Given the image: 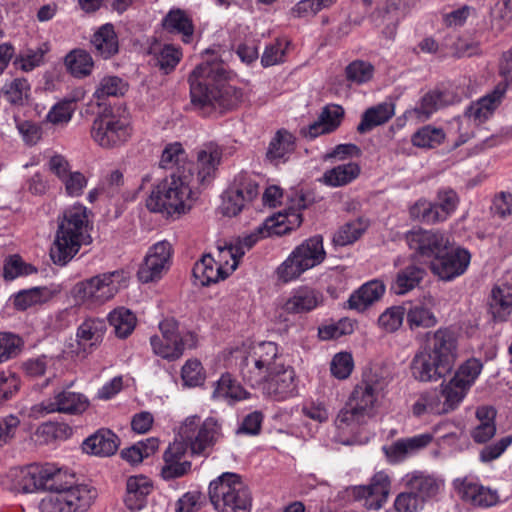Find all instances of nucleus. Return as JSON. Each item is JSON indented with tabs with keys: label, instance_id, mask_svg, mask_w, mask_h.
<instances>
[{
	"label": "nucleus",
	"instance_id": "31",
	"mask_svg": "<svg viewBox=\"0 0 512 512\" xmlns=\"http://www.w3.org/2000/svg\"><path fill=\"white\" fill-rule=\"evenodd\" d=\"M152 489L153 485L146 476H130L126 481L124 497V503L127 508L132 511L141 510L146 505L147 497Z\"/></svg>",
	"mask_w": 512,
	"mask_h": 512
},
{
	"label": "nucleus",
	"instance_id": "33",
	"mask_svg": "<svg viewBox=\"0 0 512 512\" xmlns=\"http://www.w3.org/2000/svg\"><path fill=\"white\" fill-rule=\"evenodd\" d=\"M448 104L449 99L445 92L433 90L426 93L413 109L406 112V115L418 121H426L433 113Z\"/></svg>",
	"mask_w": 512,
	"mask_h": 512
},
{
	"label": "nucleus",
	"instance_id": "55",
	"mask_svg": "<svg viewBox=\"0 0 512 512\" xmlns=\"http://www.w3.org/2000/svg\"><path fill=\"white\" fill-rule=\"evenodd\" d=\"M367 229V223L355 219L342 225L333 236L335 245L346 246L357 241Z\"/></svg>",
	"mask_w": 512,
	"mask_h": 512
},
{
	"label": "nucleus",
	"instance_id": "51",
	"mask_svg": "<svg viewBox=\"0 0 512 512\" xmlns=\"http://www.w3.org/2000/svg\"><path fill=\"white\" fill-rule=\"evenodd\" d=\"M108 320L119 338L128 337L136 326V316L124 307L114 309L109 313Z\"/></svg>",
	"mask_w": 512,
	"mask_h": 512
},
{
	"label": "nucleus",
	"instance_id": "34",
	"mask_svg": "<svg viewBox=\"0 0 512 512\" xmlns=\"http://www.w3.org/2000/svg\"><path fill=\"white\" fill-rule=\"evenodd\" d=\"M403 481L424 503L438 493L441 485L433 476L419 471L407 474Z\"/></svg>",
	"mask_w": 512,
	"mask_h": 512
},
{
	"label": "nucleus",
	"instance_id": "46",
	"mask_svg": "<svg viewBox=\"0 0 512 512\" xmlns=\"http://www.w3.org/2000/svg\"><path fill=\"white\" fill-rule=\"evenodd\" d=\"M221 156V150L214 144L206 145L202 150L198 152V178L201 183H204L213 175L220 163Z\"/></svg>",
	"mask_w": 512,
	"mask_h": 512
},
{
	"label": "nucleus",
	"instance_id": "50",
	"mask_svg": "<svg viewBox=\"0 0 512 512\" xmlns=\"http://www.w3.org/2000/svg\"><path fill=\"white\" fill-rule=\"evenodd\" d=\"M67 70L77 78H83L91 74L94 62L91 55L82 49H74L65 56Z\"/></svg>",
	"mask_w": 512,
	"mask_h": 512
},
{
	"label": "nucleus",
	"instance_id": "18",
	"mask_svg": "<svg viewBox=\"0 0 512 512\" xmlns=\"http://www.w3.org/2000/svg\"><path fill=\"white\" fill-rule=\"evenodd\" d=\"M382 389L383 387L379 381L364 379L355 386L348 401L350 405H354L372 418L379 406Z\"/></svg>",
	"mask_w": 512,
	"mask_h": 512
},
{
	"label": "nucleus",
	"instance_id": "57",
	"mask_svg": "<svg viewBox=\"0 0 512 512\" xmlns=\"http://www.w3.org/2000/svg\"><path fill=\"white\" fill-rule=\"evenodd\" d=\"M160 243H155L149 248L142 265L138 271V278L142 283L156 280L160 276Z\"/></svg>",
	"mask_w": 512,
	"mask_h": 512
},
{
	"label": "nucleus",
	"instance_id": "19",
	"mask_svg": "<svg viewBox=\"0 0 512 512\" xmlns=\"http://www.w3.org/2000/svg\"><path fill=\"white\" fill-rule=\"evenodd\" d=\"M423 348L428 350L442 366H446L450 371L452 370L457 358V341L451 331L438 329Z\"/></svg>",
	"mask_w": 512,
	"mask_h": 512
},
{
	"label": "nucleus",
	"instance_id": "36",
	"mask_svg": "<svg viewBox=\"0 0 512 512\" xmlns=\"http://www.w3.org/2000/svg\"><path fill=\"white\" fill-rule=\"evenodd\" d=\"M295 137L287 130H279L269 143L267 158L275 163H284L295 151Z\"/></svg>",
	"mask_w": 512,
	"mask_h": 512
},
{
	"label": "nucleus",
	"instance_id": "20",
	"mask_svg": "<svg viewBox=\"0 0 512 512\" xmlns=\"http://www.w3.org/2000/svg\"><path fill=\"white\" fill-rule=\"evenodd\" d=\"M433 440L430 433H422L412 437L396 440L383 447V451L390 463H400L426 448Z\"/></svg>",
	"mask_w": 512,
	"mask_h": 512
},
{
	"label": "nucleus",
	"instance_id": "1",
	"mask_svg": "<svg viewBox=\"0 0 512 512\" xmlns=\"http://www.w3.org/2000/svg\"><path fill=\"white\" fill-rule=\"evenodd\" d=\"M228 70L217 59L199 64L189 77L190 94L194 104L201 107L231 109L240 100V90L226 83Z\"/></svg>",
	"mask_w": 512,
	"mask_h": 512
},
{
	"label": "nucleus",
	"instance_id": "58",
	"mask_svg": "<svg viewBox=\"0 0 512 512\" xmlns=\"http://www.w3.org/2000/svg\"><path fill=\"white\" fill-rule=\"evenodd\" d=\"M50 47L47 43H43L37 48H29L22 52L15 63L22 71L30 72L36 67L44 64V56L48 53Z\"/></svg>",
	"mask_w": 512,
	"mask_h": 512
},
{
	"label": "nucleus",
	"instance_id": "37",
	"mask_svg": "<svg viewBox=\"0 0 512 512\" xmlns=\"http://www.w3.org/2000/svg\"><path fill=\"white\" fill-rule=\"evenodd\" d=\"M469 389L453 377L449 381H443L438 389L440 403L443 406L444 414L457 409L464 400Z\"/></svg>",
	"mask_w": 512,
	"mask_h": 512
},
{
	"label": "nucleus",
	"instance_id": "2",
	"mask_svg": "<svg viewBox=\"0 0 512 512\" xmlns=\"http://www.w3.org/2000/svg\"><path fill=\"white\" fill-rule=\"evenodd\" d=\"M89 211L82 204H74L63 211L58 218V227L50 249L52 261L66 265L79 252L83 245L92 242Z\"/></svg>",
	"mask_w": 512,
	"mask_h": 512
},
{
	"label": "nucleus",
	"instance_id": "35",
	"mask_svg": "<svg viewBox=\"0 0 512 512\" xmlns=\"http://www.w3.org/2000/svg\"><path fill=\"white\" fill-rule=\"evenodd\" d=\"M230 272L229 267L225 269L221 263L216 264L214 258L210 255L203 256L193 267L194 277L203 286L225 279Z\"/></svg>",
	"mask_w": 512,
	"mask_h": 512
},
{
	"label": "nucleus",
	"instance_id": "15",
	"mask_svg": "<svg viewBox=\"0 0 512 512\" xmlns=\"http://www.w3.org/2000/svg\"><path fill=\"white\" fill-rule=\"evenodd\" d=\"M470 262V252L463 247L454 246L450 241V247L431 261L430 269L441 280L452 281L467 271Z\"/></svg>",
	"mask_w": 512,
	"mask_h": 512
},
{
	"label": "nucleus",
	"instance_id": "21",
	"mask_svg": "<svg viewBox=\"0 0 512 512\" xmlns=\"http://www.w3.org/2000/svg\"><path fill=\"white\" fill-rule=\"evenodd\" d=\"M356 496L365 500L364 506L370 510H378L387 501L390 492V479L385 472L376 473L371 483L355 489Z\"/></svg>",
	"mask_w": 512,
	"mask_h": 512
},
{
	"label": "nucleus",
	"instance_id": "28",
	"mask_svg": "<svg viewBox=\"0 0 512 512\" xmlns=\"http://www.w3.org/2000/svg\"><path fill=\"white\" fill-rule=\"evenodd\" d=\"M73 384L74 382H70L66 388L54 392L57 413L80 415L88 409L89 399L82 393L69 390Z\"/></svg>",
	"mask_w": 512,
	"mask_h": 512
},
{
	"label": "nucleus",
	"instance_id": "53",
	"mask_svg": "<svg viewBox=\"0 0 512 512\" xmlns=\"http://www.w3.org/2000/svg\"><path fill=\"white\" fill-rule=\"evenodd\" d=\"M5 99L12 105H25L31 95V86L25 78H15L3 87Z\"/></svg>",
	"mask_w": 512,
	"mask_h": 512
},
{
	"label": "nucleus",
	"instance_id": "39",
	"mask_svg": "<svg viewBox=\"0 0 512 512\" xmlns=\"http://www.w3.org/2000/svg\"><path fill=\"white\" fill-rule=\"evenodd\" d=\"M400 19V11L394 2L386 1L372 14V20L377 27H382V33L393 39Z\"/></svg>",
	"mask_w": 512,
	"mask_h": 512
},
{
	"label": "nucleus",
	"instance_id": "22",
	"mask_svg": "<svg viewBox=\"0 0 512 512\" xmlns=\"http://www.w3.org/2000/svg\"><path fill=\"white\" fill-rule=\"evenodd\" d=\"M411 372L416 380L432 382L444 377L450 370L422 347L412 359Z\"/></svg>",
	"mask_w": 512,
	"mask_h": 512
},
{
	"label": "nucleus",
	"instance_id": "12",
	"mask_svg": "<svg viewBox=\"0 0 512 512\" xmlns=\"http://www.w3.org/2000/svg\"><path fill=\"white\" fill-rule=\"evenodd\" d=\"M179 436L189 443L193 454L205 455L220 437V426L213 418L200 424L198 416H189L181 425Z\"/></svg>",
	"mask_w": 512,
	"mask_h": 512
},
{
	"label": "nucleus",
	"instance_id": "9",
	"mask_svg": "<svg viewBox=\"0 0 512 512\" xmlns=\"http://www.w3.org/2000/svg\"><path fill=\"white\" fill-rule=\"evenodd\" d=\"M11 489L20 493H32L39 489L52 490L56 481L61 480V471L53 466L30 465L10 471Z\"/></svg>",
	"mask_w": 512,
	"mask_h": 512
},
{
	"label": "nucleus",
	"instance_id": "32",
	"mask_svg": "<svg viewBox=\"0 0 512 512\" xmlns=\"http://www.w3.org/2000/svg\"><path fill=\"white\" fill-rule=\"evenodd\" d=\"M184 352V339L174 319L162 321V359L175 360Z\"/></svg>",
	"mask_w": 512,
	"mask_h": 512
},
{
	"label": "nucleus",
	"instance_id": "62",
	"mask_svg": "<svg viewBox=\"0 0 512 512\" xmlns=\"http://www.w3.org/2000/svg\"><path fill=\"white\" fill-rule=\"evenodd\" d=\"M37 269L26 262L19 255L9 256L3 267V277L5 280H14L20 276H27L36 273Z\"/></svg>",
	"mask_w": 512,
	"mask_h": 512
},
{
	"label": "nucleus",
	"instance_id": "5",
	"mask_svg": "<svg viewBox=\"0 0 512 512\" xmlns=\"http://www.w3.org/2000/svg\"><path fill=\"white\" fill-rule=\"evenodd\" d=\"M51 491L39 502L40 512H87L98 497L97 489L86 483L68 487L56 483Z\"/></svg>",
	"mask_w": 512,
	"mask_h": 512
},
{
	"label": "nucleus",
	"instance_id": "43",
	"mask_svg": "<svg viewBox=\"0 0 512 512\" xmlns=\"http://www.w3.org/2000/svg\"><path fill=\"white\" fill-rule=\"evenodd\" d=\"M425 275V270L417 265H408L398 271L391 285V291L396 295H404L417 287Z\"/></svg>",
	"mask_w": 512,
	"mask_h": 512
},
{
	"label": "nucleus",
	"instance_id": "54",
	"mask_svg": "<svg viewBox=\"0 0 512 512\" xmlns=\"http://www.w3.org/2000/svg\"><path fill=\"white\" fill-rule=\"evenodd\" d=\"M412 412L418 417L428 413L436 415L444 414L438 389L429 390L420 394L412 405Z\"/></svg>",
	"mask_w": 512,
	"mask_h": 512
},
{
	"label": "nucleus",
	"instance_id": "60",
	"mask_svg": "<svg viewBox=\"0 0 512 512\" xmlns=\"http://www.w3.org/2000/svg\"><path fill=\"white\" fill-rule=\"evenodd\" d=\"M410 217L414 220L427 224L441 222V216L438 213L435 203L425 199H419L409 208Z\"/></svg>",
	"mask_w": 512,
	"mask_h": 512
},
{
	"label": "nucleus",
	"instance_id": "8",
	"mask_svg": "<svg viewBox=\"0 0 512 512\" xmlns=\"http://www.w3.org/2000/svg\"><path fill=\"white\" fill-rule=\"evenodd\" d=\"M127 275L122 270L106 272L77 283L71 293L80 303H104L126 286Z\"/></svg>",
	"mask_w": 512,
	"mask_h": 512
},
{
	"label": "nucleus",
	"instance_id": "4",
	"mask_svg": "<svg viewBox=\"0 0 512 512\" xmlns=\"http://www.w3.org/2000/svg\"><path fill=\"white\" fill-rule=\"evenodd\" d=\"M191 169L171 170L162 181V217L172 221L192 208Z\"/></svg>",
	"mask_w": 512,
	"mask_h": 512
},
{
	"label": "nucleus",
	"instance_id": "13",
	"mask_svg": "<svg viewBox=\"0 0 512 512\" xmlns=\"http://www.w3.org/2000/svg\"><path fill=\"white\" fill-rule=\"evenodd\" d=\"M404 240L416 259L435 260L450 247L449 236L434 229L414 228L405 233Z\"/></svg>",
	"mask_w": 512,
	"mask_h": 512
},
{
	"label": "nucleus",
	"instance_id": "26",
	"mask_svg": "<svg viewBox=\"0 0 512 512\" xmlns=\"http://www.w3.org/2000/svg\"><path fill=\"white\" fill-rule=\"evenodd\" d=\"M188 442L181 438L168 446L164 453L165 465L162 467V478H175L185 475L191 467L187 461H181Z\"/></svg>",
	"mask_w": 512,
	"mask_h": 512
},
{
	"label": "nucleus",
	"instance_id": "49",
	"mask_svg": "<svg viewBox=\"0 0 512 512\" xmlns=\"http://www.w3.org/2000/svg\"><path fill=\"white\" fill-rule=\"evenodd\" d=\"M129 84L115 75H107L100 79L93 97L98 101H104L109 97H121L126 94Z\"/></svg>",
	"mask_w": 512,
	"mask_h": 512
},
{
	"label": "nucleus",
	"instance_id": "45",
	"mask_svg": "<svg viewBox=\"0 0 512 512\" xmlns=\"http://www.w3.org/2000/svg\"><path fill=\"white\" fill-rule=\"evenodd\" d=\"M495 414V410L492 407L482 406L477 408L476 417L479 423L471 432V437L475 442L486 443L495 435Z\"/></svg>",
	"mask_w": 512,
	"mask_h": 512
},
{
	"label": "nucleus",
	"instance_id": "24",
	"mask_svg": "<svg viewBox=\"0 0 512 512\" xmlns=\"http://www.w3.org/2000/svg\"><path fill=\"white\" fill-rule=\"evenodd\" d=\"M322 302L323 295L321 292L302 286L292 291L283 304V309L289 314L308 313L321 305Z\"/></svg>",
	"mask_w": 512,
	"mask_h": 512
},
{
	"label": "nucleus",
	"instance_id": "6",
	"mask_svg": "<svg viewBox=\"0 0 512 512\" xmlns=\"http://www.w3.org/2000/svg\"><path fill=\"white\" fill-rule=\"evenodd\" d=\"M283 355L276 343L263 341L249 347L239 363L243 380L249 384L259 383L267 373L282 368Z\"/></svg>",
	"mask_w": 512,
	"mask_h": 512
},
{
	"label": "nucleus",
	"instance_id": "29",
	"mask_svg": "<svg viewBox=\"0 0 512 512\" xmlns=\"http://www.w3.org/2000/svg\"><path fill=\"white\" fill-rule=\"evenodd\" d=\"M432 298L404 304L406 321L411 330L431 328L437 324V317L431 309Z\"/></svg>",
	"mask_w": 512,
	"mask_h": 512
},
{
	"label": "nucleus",
	"instance_id": "17",
	"mask_svg": "<svg viewBox=\"0 0 512 512\" xmlns=\"http://www.w3.org/2000/svg\"><path fill=\"white\" fill-rule=\"evenodd\" d=\"M505 92L504 86L497 85L493 91L470 103L464 111L463 118L475 126L481 125L494 114L501 104Z\"/></svg>",
	"mask_w": 512,
	"mask_h": 512
},
{
	"label": "nucleus",
	"instance_id": "61",
	"mask_svg": "<svg viewBox=\"0 0 512 512\" xmlns=\"http://www.w3.org/2000/svg\"><path fill=\"white\" fill-rule=\"evenodd\" d=\"M374 74V67L366 61L355 60L345 69L346 79L350 84L362 85L370 81Z\"/></svg>",
	"mask_w": 512,
	"mask_h": 512
},
{
	"label": "nucleus",
	"instance_id": "11",
	"mask_svg": "<svg viewBox=\"0 0 512 512\" xmlns=\"http://www.w3.org/2000/svg\"><path fill=\"white\" fill-rule=\"evenodd\" d=\"M259 194L257 182L247 173H240L221 196L219 212L226 217L241 213Z\"/></svg>",
	"mask_w": 512,
	"mask_h": 512
},
{
	"label": "nucleus",
	"instance_id": "16",
	"mask_svg": "<svg viewBox=\"0 0 512 512\" xmlns=\"http://www.w3.org/2000/svg\"><path fill=\"white\" fill-rule=\"evenodd\" d=\"M454 485L461 499L473 506L488 508L500 501L497 490L483 486L475 479L468 477L456 479Z\"/></svg>",
	"mask_w": 512,
	"mask_h": 512
},
{
	"label": "nucleus",
	"instance_id": "27",
	"mask_svg": "<svg viewBox=\"0 0 512 512\" xmlns=\"http://www.w3.org/2000/svg\"><path fill=\"white\" fill-rule=\"evenodd\" d=\"M118 447V436L105 428L97 430L86 438L82 444L83 451L99 457H108L115 454Z\"/></svg>",
	"mask_w": 512,
	"mask_h": 512
},
{
	"label": "nucleus",
	"instance_id": "64",
	"mask_svg": "<svg viewBox=\"0 0 512 512\" xmlns=\"http://www.w3.org/2000/svg\"><path fill=\"white\" fill-rule=\"evenodd\" d=\"M489 305L494 315L501 316L502 312L512 307V287L507 285L494 287L491 291Z\"/></svg>",
	"mask_w": 512,
	"mask_h": 512
},
{
	"label": "nucleus",
	"instance_id": "41",
	"mask_svg": "<svg viewBox=\"0 0 512 512\" xmlns=\"http://www.w3.org/2000/svg\"><path fill=\"white\" fill-rule=\"evenodd\" d=\"M96 53L104 59L114 56L119 49L117 35L112 24L101 26L91 40Z\"/></svg>",
	"mask_w": 512,
	"mask_h": 512
},
{
	"label": "nucleus",
	"instance_id": "47",
	"mask_svg": "<svg viewBox=\"0 0 512 512\" xmlns=\"http://www.w3.org/2000/svg\"><path fill=\"white\" fill-rule=\"evenodd\" d=\"M162 28L172 33L182 34L185 43L190 42L194 32L191 19L181 9L171 10L162 22Z\"/></svg>",
	"mask_w": 512,
	"mask_h": 512
},
{
	"label": "nucleus",
	"instance_id": "30",
	"mask_svg": "<svg viewBox=\"0 0 512 512\" xmlns=\"http://www.w3.org/2000/svg\"><path fill=\"white\" fill-rule=\"evenodd\" d=\"M385 290L386 287L382 281H368L350 295L348 306L350 309L363 312L379 301L383 297Z\"/></svg>",
	"mask_w": 512,
	"mask_h": 512
},
{
	"label": "nucleus",
	"instance_id": "14",
	"mask_svg": "<svg viewBox=\"0 0 512 512\" xmlns=\"http://www.w3.org/2000/svg\"><path fill=\"white\" fill-rule=\"evenodd\" d=\"M267 374L259 383L250 385L275 401H284L297 395L296 374L292 367L283 364L282 368Z\"/></svg>",
	"mask_w": 512,
	"mask_h": 512
},
{
	"label": "nucleus",
	"instance_id": "38",
	"mask_svg": "<svg viewBox=\"0 0 512 512\" xmlns=\"http://www.w3.org/2000/svg\"><path fill=\"white\" fill-rule=\"evenodd\" d=\"M247 394L246 390L229 373H225L214 383L212 398L232 403L247 398Z\"/></svg>",
	"mask_w": 512,
	"mask_h": 512
},
{
	"label": "nucleus",
	"instance_id": "7",
	"mask_svg": "<svg viewBox=\"0 0 512 512\" xmlns=\"http://www.w3.org/2000/svg\"><path fill=\"white\" fill-rule=\"evenodd\" d=\"M323 238L315 235L294 248L288 258L276 270L283 283L296 280L305 271L319 265L325 259Z\"/></svg>",
	"mask_w": 512,
	"mask_h": 512
},
{
	"label": "nucleus",
	"instance_id": "10",
	"mask_svg": "<svg viewBox=\"0 0 512 512\" xmlns=\"http://www.w3.org/2000/svg\"><path fill=\"white\" fill-rule=\"evenodd\" d=\"M131 132L129 120L113 114L97 116L90 131L93 141L104 149L121 146L130 138Z\"/></svg>",
	"mask_w": 512,
	"mask_h": 512
},
{
	"label": "nucleus",
	"instance_id": "25",
	"mask_svg": "<svg viewBox=\"0 0 512 512\" xmlns=\"http://www.w3.org/2000/svg\"><path fill=\"white\" fill-rule=\"evenodd\" d=\"M344 115L341 106H326L318 119L307 127L301 128V134L308 139H315L319 135L331 133L340 125Z\"/></svg>",
	"mask_w": 512,
	"mask_h": 512
},
{
	"label": "nucleus",
	"instance_id": "48",
	"mask_svg": "<svg viewBox=\"0 0 512 512\" xmlns=\"http://www.w3.org/2000/svg\"><path fill=\"white\" fill-rule=\"evenodd\" d=\"M191 169L188 162L186 151L180 142H172L167 144L162 150V170L165 174L171 170Z\"/></svg>",
	"mask_w": 512,
	"mask_h": 512
},
{
	"label": "nucleus",
	"instance_id": "56",
	"mask_svg": "<svg viewBox=\"0 0 512 512\" xmlns=\"http://www.w3.org/2000/svg\"><path fill=\"white\" fill-rule=\"evenodd\" d=\"M52 298V292L47 287H34L20 291L14 299V305L20 310H26L34 305L42 304Z\"/></svg>",
	"mask_w": 512,
	"mask_h": 512
},
{
	"label": "nucleus",
	"instance_id": "40",
	"mask_svg": "<svg viewBox=\"0 0 512 512\" xmlns=\"http://www.w3.org/2000/svg\"><path fill=\"white\" fill-rule=\"evenodd\" d=\"M395 114L394 104L383 102L376 106L368 108L362 115L361 122L358 124L357 131L366 133L374 127L388 122Z\"/></svg>",
	"mask_w": 512,
	"mask_h": 512
},
{
	"label": "nucleus",
	"instance_id": "63",
	"mask_svg": "<svg viewBox=\"0 0 512 512\" xmlns=\"http://www.w3.org/2000/svg\"><path fill=\"white\" fill-rule=\"evenodd\" d=\"M21 387L20 376L11 369L0 370V399L2 403L16 396Z\"/></svg>",
	"mask_w": 512,
	"mask_h": 512
},
{
	"label": "nucleus",
	"instance_id": "42",
	"mask_svg": "<svg viewBox=\"0 0 512 512\" xmlns=\"http://www.w3.org/2000/svg\"><path fill=\"white\" fill-rule=\"evenodd\" d=\"M106 331V324L102 319H86L77 329V342L80 346L92 348L100 344Z\"/></svg>",
	"mask_w": 512,
	"mask_h": 512
},
{
	"label": "nucleus",
	"instance_id": "59",
	"mask_svg": "<svg viewBox=\"0 0 512 512\" xmlns=\"http://www.w3.org/2000/svg\"><path fill=\"white\" fill-rule=\"evenodd\" d=\"M444 138L445 133L441 128L426 125L413 134L411 141L419 148H434L440 145Z\"/></svg>",
	"mask_w": 512,
	"mask_h": 512
},
{
	"label": "nucleus",
	"instance_id": "44",
	"mask_svg": "<svg viewBox=\"0 0 512 512\" xmlns=\"http://www.w3.org/2000/svg\"><path fill=\"white\" fill-rule=\"evenodd\" d=\"M360 166L355 162L338 165L324 172L322 181L330 187L345 186L354 181L360 174Z\"/></svg>",
	"mask_w": 512,
	"mask_h": 512
},
{
	"label": "nucleus",
	"instance_id": "23",
	"mask_svg": "<svg viewBox=\"0 0 512 512\" xmlns=\"http://www.w3.org/2000/svg\"><path fill=\"white\" fill-rule=\"evenodd\" d=\"M268 236L267 232L263 227H258L255 233L245 236L243 239H237L225 246H219V261L225 262L229 266L230 271H234L237 266L239 259L251 249L256 242L261 238Z\"/></svg>",
	"mask_w": 512,
	"mask_h": 512
},
{
	"label": "nucleus",
	"instance_id": "52",
	"mask_svg": "<svg viewBox=\"0 0 512 512\" xmlns=\"http://www.w3.org/2000/svg\"><path fill=\"white\" fill-rule=\"evenodd\" d=\"M369 419L365 413L360 411L354 405H350L348 401L346 405L339 411L335 424L338 429L354 432L358 427L365 424Z\"/></svg>",
	"mask_w": 512,
	"mask_h": 512
},
{
	"label": "nucleus",
	"instance_id": "3",
	"mask_svg": "<svg viewBox=\"0 0 512 512\" xmlns=\"http://www.w3.org/2000/svg\"><path fill=\"white\" fill-rule=\"evenodd\" d=\"M209 499L218 512H250L252 496L240 475L224 472L209 484Z\"/></svg>",
	"mask_w": 512,
	"mask_h": 512
}]
</instances>
